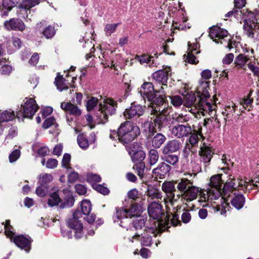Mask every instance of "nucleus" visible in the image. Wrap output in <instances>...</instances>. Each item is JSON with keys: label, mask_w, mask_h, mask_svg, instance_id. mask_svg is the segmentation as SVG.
Returning <instances> with one entry per match:
<instances>
[{"label": "nucleus", "mask_w": 259, "mask_h": 259, "mask_svg": "<svg viewBox=\"0 0 259 259\" xmlns=\"http://www.w3.org/2000/svg\"><path fill=\"white\" fill-rule=\"evenodd\" d=\"M221 176L219 174L212 176L206 189H199L193 185L185 192L180 194V198L182 200L190 202L196 199L199 195L198 202L202 206H212L216 208V206H213V203H218L217 201L222 195L221 186L223 183Z\"/></svg>", "instance_id": "obj_1"}, {"label": "nucleus", "mask_w": 259, "mask_h": 259, "mask_svg": "<svg viewBox=\"0 0 259 259\" xmlns=\"http://www.w3.org/2000/svg\"><path fill=\"white\" fill-rule=\"evenodd\" d=\"M196 95L194 94H189L186 97V101L184 105L190 108L189 110L196 118H199L201 114L205 115V113L212 112L215 105L211 104L207 98L209 95L208 91V82L201 81L196 89Z\"/></svg>", "instance_id": "obj_2"}, {"label": "nucleus", "mask_w": 259, "mask_h": 259, "mask_svg": "<svg viewBox=\"0 0 259 259\" xmlns=\"http://www.w3.org/2000/svg\"><path fill=\"white\" fill-rule=\"evenodd\" d=\"M146 221L143 217L137 218L134 220L133 226L129 230L126 229L129 240L132 242L135 240L140 241L142 246H150L152 242V236L151 234L156 237L162 231L158 227L155 232H151L146 228Z\"/></svg>", "instance_id": "obj_3"}, {"label": "nucleus", "mask_w": 259, "mask_h": 259, "mask_svg": "<svg viewBox=\"0 0 259 259\" xmlns=\"http://www.w3.org/2000/svg\"><path fill=\"white\" fill-rule=\"evenodd\" d=\"M148 212L149 219L143 217L146 221V228L151 232H155L156 228L162 224L166 225L168 222L167 215L162 209V205L157 201L149 202L148 206Z\"/></svg>", "instance_id": "obj_4"}, {"label": "nucleus", "mask_w": 259, "mask_h": 259, "mask_svg": "<svg viewBox=\"0 0 259 259\" xmlns=\"http://www.w3.org/2000/svg\"><path fill=\"white\" fill-rule=\"evenodd\" d=\"M161 106L158 105V115H154L151 117L150 121H147L143 124L145 131H148L152 134L155 133L157 130L161 131L162 128L168 124L167 115L170 112V108H166V104H164V99L162 98L159 99Z\"/></svg>", "instance_id": "obj_5"}, {"label": "nucleus", "mask_w": 259, "mask_h": 259, "mask_svg": "<svg viewBox=\"0 0 259 259\" xmlns=\"http://www.w3.org/2000/svg\"><path fill=\"white\" fill-rule=\"evenodd\" d=\"M143 210V205L137 203L133 204L128 210L122 207H117L116 212L113 217V221L120 227L126 228V225L130 223L128 218H131L136 216L137 218L134 220H135L137 218L141 217L139 215Z\"/></svg>", "instance_id": "obj_6"}, {"label": "nucleus", "mask_w": 259, "mask_h": 259, "mask_svg": "<svg viewBox=\"0 0 259 259\" xmlns=\"http://www.w3.org/2000/svg\"><path fill=\"white\" fill-rule=\"evenodd\" d=\"M140 134L139 127L128 121L121 123L118 128V140L124 145L134 141Z\"/></svg>", "instance_id": "obj_7"}, {"label": "nucleus", "mask_w": 259, "mask_h": 259, "mask_svg": "<svg viewBox=\"0 0 259 259\" xmlns=\"http://www.w3.org/2000/svg\"><path fill=\"white\" fill-rule=\"evenodd\" d=\"M4 225L5 233L6 236L9 238L11 242H13L15 245L24 249L26 252H29L31 249V240L29 237L22 235H15L13 227L10 225V220L6 221Z\"/></svg>", "instance_id": "obj_8"}, {"label": "nucleus", "mask_w": 259, "mask_h": 259, "mask_svg": "<svg viewBox=\"0 0 259 259\" xmlns=\"http://www.w3.org/2000/svg\"><path fill=\"white\" fill-rule=\"evenodd\" d=\"M249 184L248 182H246V181L240 179H233L230 182H227L224 186L223 192L224 193L223 195V194L221 195V197H222L219 199V201H218V203H217L216 205V210L217 211H219L222 207L225 208V205H227L228 203V201L229 200V198H226L225 197L227 195V193L225 192V189L226 188H229L231 190H244L245 189H249L250 188H248ZM251 188L250 187V189ZM221 194H222L221 193Z\"/></svg>", "instance_id": "obj_9"}, {"label": "nucleus", "mask_w": 259, "mask_h": 259, "mask_svg": "<svg viewBox=\"0 0 259 259\" xmlns=\"http://www.w3.org/2000/svg\"><path fill=\"white\" fill-rule=\"evenodd\" d=\"M209 35L216 43L226 45L229 50L236 47L238 44L230 38L228 31L218 26H213L210 29Z\"/></svg>", "instance_id": "obj_10"}, {"label": "nucleus", "mask_w": 259, "mask_h": 259, "mask_svg": "<svg viewBox=\"0 0 259 259\" xmlns=\"http://www.w3.org/2000/svg\"><path fill=\"white\" fill-rule=\"evenodd\" d=\"M175 184V183L168 181L164 182L162 185V190L166 194L164 198L166 206L169 205L173 206L180 198V193L176 191Z\"/></svg>", "instance_id": "obj_11"}, {"label": "nucleus", "mask_w": 259, "mask_h": 259, "mask_svg": "<svg viewBox=\"0 0 259 259\" xmlns=\"http://www.w3.org/2000/svg\"><path fill=\"white\" fill-rule=\"evenodd\" d=\"M38 108V106L33 98L26 97L23 100L17 116L19 118L20 115L24 118L31 119Z\"/></svg>", "instance_id": "obj_12"}, {"label": "nucleus", "mask_w": 259, "mask_h": 259, "mask_svg": "<svg viewBox=\"0 0 259 259\" xmlns=\"http://www.w3.org/2000/svg\"><path fill=\"white\" fill-rule=\"evenodd\" d=\"M99 118L103 123L105 122L109 115L115 112L116 102L111 99H107L99 102Z\"/></svg>", "instance_id": "obj_13"}, {"label": "nucleus", "mask_w": 259, "mask_h": 259, "mask_svg": "<svg viewBox=\"0 0 259 259\" xmlns=\"http://www.w3.org/2000/svg\"><path fill=\"white\" fill-rule=\"evenodd\" d=\"M82 218L80 210L77 209L73 214L72 218L69 219L68 222L69 227L74 230V237L76 239H79L83 236Z\"/></svg>", "instance_id": "obj_14"}, {"label": "nucleus", "mask_w": 259, "mask_h": 259, "mask_svg": "<svg viewBox=\"0 0 259 259\" xmlns=\"http://www.w3.org/2000/svg\"><path fill=\"white\" fill-rule=\"evenodd\" d=\"M171 74V69L169 67H166L164 69L156 71L153 74V78L162 85L160 89L157 91V92L161 94L160 96L164 95V90L167 88L166 83L168 77L170 76Z\"/></svg>", "instance_id": "obj_15"}, {"label": "nucleus", "mask_w": 259, "mask_h": 259, "mask_svg": "<svg viewBox=\"0 0 259 259\" xmlns=\"http://www.w3.org/2000/svg\"><path fill=\"white\" fill-rule=\"evenodd\" d=\"M157 91L155 90L151 82H146L143 83L139 89V93L145 100L147 99L149 101L155 102L156 100H158V99L155 98V92L158 93Z\"/></svg>", "instance_id": "obj_16"}, {"label": "nucleus", "mask_w": 259, "mask_h": 259, "mask_svg": "<svg viewBox=\"0 0 259 259\" xmlns=\"http://www.w3.org/2000/svg\"><path fill=\"white\" fill-rule=\"evenodd\" d=\"M196 174L185 173V177L181 178L175 182L177 188L180 193H183L193 185V179L196 176Z\"/></svg>", "instance_id": "obj_17"}, {"label": "nucleus", "mask_w": 259, "mask_h": 259, "mask_svg": "<svg viewBox=\"0 0 259 259\" xmlns=\"http://www.w3.org/2000/svg\"><path fill=\"white\" fill-rule=\"evenodd\" d=\"M194 131V125L191 126L190 123L179 124L175 125L172 128V134L178 138L187 137Z\"/></svg>", "instance_id": "obj_18"}, {"label": "nucleus", "mask_w": 259, "mask_h": 259, "mask_svg": "<svg viewBox=\"0 0 259 259\" xmlns=\"http://www.w3.org/2000/svg\"><path fill=\"white\" fill-rule=\"evenodd\" d=\"M144 112V107L134 102L131 104L130 108L125 110L123 116L126 119H132L139 117Z\"/></svg>", "instance_id": "obj_19"}, {"label": "nucleus", "mask_w": 259, "mask_h": 259, "mask_svg": "<svg viewBox=\"0 0 259 259\" xmlns=\"http://www.w3.org/2000/svg\"><path fill=\"white\" fill-rule=\"evenodd\" d=\"M199 48V44L196 42L191 43L188 42V52L187 55L184 56V58L186 57V62L189 63L196 64L198 63V61L196 59L195 55L198 54L200 53V51L198 50Z\"/></svg>", "instance_id": "obj_20"}, {"label": "nucleus", "mask_w": 259, "mask_h": 259, "mask_svg": "<svg viewBox=\"0 0 259 259\" xmlns=\"http://www.w3.org/2000/svg\"><path fill=\"white\" fill-rule=\"evenodd\" d=\"M5 28L8 31L15 30L23 31L25 29L24 22L20 19L12 18L4 23Z\"/></svg>", "instance_id": "obj_21"}, {"label": "nucleus", "mask_w": 259, "mask_h": 259, "mask_svg": "<svg viewBox=\"0 0 259 259\" xmlns=\"http://www.w3.org/2000/svg\"><path fill=\"white\" fill-rule=\"evenodd\" d=\"M181 142L177 140L168 141L162 149L163 155L176 152L179 151L181 147Z\"/></svg>", "instance_id": "obj_22"}, {"label": "nucleus", "mask_w": 259, "mask_h": 259, "mask_svg": "<svg viewBox=\"0 0 259 259\" xmlns=\"http://www.w3.org/2000/svg\"><path fill=\"white\" fill-rule=\"evenodd\" d=\"M213 152L211 149L210 147L207 146L205 143H203L200 147L199 151V155L201 157V161L204 163H207L210 162Z\"/></svg>", "instance_id": "obj_23"}, {"label": "nucleus", "mask_w": 259, "mask_h": 259, "mask_svg": "<svg viewBox=\"0 0 259 259\" xmlns=\"http://www.w3.org/2000/svg\"><path fill=\"white\" fill-rule=\"evenodd\" d=\"M170 166L166 163L162 162L158 166L153 169V173L159 179L163 178L170 170Z\"/></svg>", "instance_id": "obj_24"}, {"label": "nucleus", "mask_w": 259, "mask_h": 259, "mask_svg": "<svg viewBox=\"0 0 259 259\" xmlns=\"http://www.w3.org/2000/svg\"><path fill=\"white\" fill-rule=\"evenodd\" d=\"M146 194L148 197L149 203L151 202L150 200H161L163 197L161 192L158 189L151 186H148Z\"/></svg>", "instance_id": "obj_25"}, {"label": "nucleus", "mask_w": 259, "mask_h": 259, "mask_svg": "<svg viewBox=\"0 0 259 259\" xmlns=\"http://www.w3.org/2000/svg\"><path fill=\"white\" fill-rule=\"evenodd\" d=\"M19 1V0L3 1L2 7L0 8L2 16H7L9 12H10L12 8L18 4Z\"/></svg>", "instance_id": "obj_26"}, {"label": "nucleus", "mask_w": 259, "mask_h": 259, "mask_svg": "<svg viewBox=\"0 0 259 259\" xmlns=\"http://www.w3.org/2000/svg\"><path fill=\"white\" fill-rule=\"evenodd\" d=\"M60 107L62 109L66 112H68L69 113L75 116H78L81 114L80 110L79 109L77 106L72 104L71 103L63 102L61 104Z\"/></svg>", "instance_id": "obj_27"}, {"label": "nucleus", "mask_w": 259, "mask_h": 259, "mask_svg": "<svg viewBox=\"0 0 259 259\" xmlns=\"http://www.w3.org/2000/svg\"><path fill=\"white\" fill-rule=\"evenodd\" d=\"M237 106L233 102H231L229 105L226 106L224 111H223L222 114L225 116V119L229 120H232L236 111Z\"/></svg>", "instance_id": "obj_28"}, {"label": "nucleus", "mask_w": 259, "mask_h": 259, "mask_svg": "<svg viewBox=\"0 0 259 259\" xmlns=\"http://www.w3.org/2000/svg\"><path fill=\"white\" fill-rule=\"evenodd\" d=\"M53 192L50 193L48 201V204L49 206L53 207L57 206L60 203L61 199L58 194V190L55 188Z\"/></svg>", "instance_id": "obj_29"}, {"label": "nucleus", "mask_w": 259, "mask_h": 259, "mask_svg": "<svg viewBox=\"0 0 259 259\" xmlns=\"http://www.w3.org/2000/svg\"><path fill=\"white\" fill-rule=\"evenodd\" d=\"M41 0H22L19 6L20 9H23L26 13L30 12V9L37 5H38Z\"/></svg>", "instance_id": "obj_30"}, {"label": "nucleus", "mask_w": 259, "mask_h": 259, "mask_svg": "<svg viewBox=\"0 0 259 259\" xmlns=\"http://www.w3.org/2000/svg\"><path fill=\"white\" fill-rule=\"evenodd\" d=\"M134 168L136 169L137 174L141 179H143L147 177L149 169L145 168L144 162H138L136 163L134 165Z\"/></svg>", "instance_id": "obj_31"}, {"label": "nucleus", "mask_w": 259, "mask_h": 259, "mask_svg": "<svg viewBox=\"0 0 259 259\" xmlns=\"http://www.w3.org/2000/svg\"><path fill=\"white\" fill-rule=\"evenodd\" d=\"M232 205L237 209H240L244 205L245 198L242 194H238L231 199Z\"/></svg>", "instance_id": "obj_32"}, {"label": "nucleus", "mask_w": 259, "mask_h": 259, "mask_svg": "<svg viewBox=\"0 0 259 259\" xmlns=\"http://www.w3.org/2000/svg\"><path fill=\"white\" fill-rule=\"evenodd\" d=\"M63 193L65 195V201L63 204H61V207L63 208L72 207L74 203V199L72 192L67 190H64Z\"/></svg>", "instance_id": "obj_33"}, {"label": "nucleus", "mask_w": 259, "mask_h": 259, "mask_svg": "<svg viewBox=\"0 0 259 259\" xmlns=\"http://www.w3.org/2000/svg\"><path fill=\"white\" fill-rule=\"evenodd\" d=\"M166 137L161 133L154 136L152 140V146L155 148H159L166 140Z\"/></svg>", "instance_id": "obj_34"}, {"label": "nucleus", "mask_w": 259, "mask_h": 259, "mask_svg": "<svg viewBox=\"0 0 259 259\" xmlns=\"http://www.w3.org/2000/svg\"><path fill=\"white\" fill-rule=\"evenodd\" d=\"M179 13L182 15L181 20L173 21L172 26L174 28L183 30L186 28L184 24L187 21V18L184 15V12L182 10L179 11Z\"/></svg>", "instance_id": "obj_35"}, {"label": "nucleus", "mask_w": 259, "mask_h": 259, "mask_svg": "<svg viewBox=\"0 0 259 259\" xmlns=\"http://www.w3.org/2000/svg\"><path fill=\"white\" fill-rule=\"evenodd\" d=\"M249 58L242 54H239L235 59L234 64L237 68H243L248 61Z\"/></svg>", "instance_id": "obj_36"}, {"label": "nucleus", "mask_w": 259, "mask_h": 259, "mask_svg": "<svg viewBox=\"0 0 259 259\" xmlns=\"http://www.w3.org/2000/svg\"><path fill=\"white\" fill-rule=\"evenodd\" d=\"M15 117L13 111L6 110L0 113V122H7L12 120Z\"/></svg>", "instance_id": "obj_37"}, {"label": "nucleus", "mask_w": 259, "mask_h": 259, "mask_svg": "<svg viewBox=\"0 0 259 259\" xmlns=\"http://www.w3.org/2000/svg\"><path fill=\"white\" fill-rule=\"evenodd\" d=\"M167 218H168V221H167L168 222V224L164 225L161 224L160 226V228L162 232L167 230L170 226L171 225H172L174 226H176L178 225L179 224H181L180 221L178 220V217H177V215H173L172 218L171 219L170 222H169V217L167 216Z\"/></svg>", "instance_id": "obj_38"}, {"label": "nucleus", "mask_w": 259, "mask_h": 259, "mask_svg": "<svg viewBox=\"0 0 259 259\" xmlns=\"http://www.w3.org/2000/svg\"><path fill=\"white\" fill-rule=\"evenodd\" d=\"M53 180V177L50 174H41L39 175L38 183L40 185L48 186V184Z\"/></svg>", "instance_id": "obj_39"}, {"label": "nucleus", "mask_w": 259, "mask_h": 259, "mask_svg": "<svg viewBox=\"0 0 259 259\" xmlns=\"http://www.w3.org/2000/svg\"><path fill=\"white\" fill-rule=\"evenodd\" d=\"M149 162L151 165H153L157 163L159 159V154L157 150L152 149L148 153Z\"/></svg>", "instance_id": "obj_40"}, {"label": "nucleus", "mask_w": 259, "mask_h": 259, "mask_svg": "<svg viewBox=\"0 0 259 259\" xmlns=\"http://www.w3.org/2000/svg\"><path fill=\"white\" fill-rule=\"evenodd\" d=\"M146 153L143 150H139L135 152L131 156L132 161L134 162H142V161L145 158Z\"/></svg>", "instance_id": "obj_41"}, {"label": "nucleus", "mask_w": 259, "mask_h": 259, "mask_svg": "<svg viewBox=\"0 0 259 259\" xmlns=\"http://www.w3.org/2000/svg\"><path fill=\"white\" fill-rule=\"evenodd\" d=\"M80 209L81 214L87 215L91 211L92 207L91 202L88 200H84L81 201L80 204Z\"/></svg>", "instance_id": "obj_42"}, {"label": "nucleus", "mask_w": 259, "mask_h": 259, "mask_svg": "<svg viewBox=\"0 0 259 259\" xmlns=\"http://www.w3.org/2000/svg\"><path fill=\"white\" fill-rule=\"evenodd\" d=\"M152 59H153V56L150 57L147 55H144L139 57V61L140 63H148L150 67L156 66V63L155 62L153 59L152 60Z\"/></svg>", "instance_id": "obj_43"}, {"label": "nucleus", "mask_w": 259, "mask_h": 259, "mask_svg": "<svg viewBox=\"0 0 259 259\" xmlns=\"http://www.w3.org/2000/svg\"><path fill=\"white\" fill-rule=\"evenodd\" d=\"M252 91H250L247 97L245 99H242L240 102V104L242 105L243 108L247 109L248 111L250 110L251 105L253 102V99L250 98Z\"/></svg>", "instance_id": "obj_44"}, {"label": "nucleus", "mask_w": 259, "mask_h": 259, "mask_svg": "<svg viewBox=\"0 0 259 259\" xmlns=\"http://www.w3.org/2000/svg\"><path fill=\"white\" fill-rule=\"evenodd\" d=\"M65 80H64L62 76L58 75L55 78V83L57 89L60 91L66 90L68 89L67 83H65Z\"/></svg>", "instance_id": "obj_45"}, {"label": "nucleus", "mask_w": 259, "mask_h": 259, "mask_svg": "<svg viewBox=\"0 0 259 259\" xmlns=\"http://www.w3.org/2000/svg\"><path fill=\"white\" fill-rule=\"evenodd\" d=\"M201 132V129H199L197 131L194 127V131L190 134L191 136L189 138V142L191 146H192L197 143L199 140V136H200Z\"/></svg>", "instance_id": "obj_46"}, {"label": "nucleus", "mask_w": 259, "mask_h": 259, "mask_svg": "<svg viewBox=\"0 0 259 259\" xmlns=\"http://www.w3.org/2000/svg\"><path fill=\"white\" fill-rule=\"evenodd\" d=\"M163 159L166 162L171 165H175L179 160V157L175 154H168L164 155Z\"/></svg>", "instance_id": "obj_47"}, {"label": "nucleus", "mask_w": 259, "mask_h": 259, "mask_svg": "<svg viewBox=\"0 0 259 259\" xmlns=\"http://www.w3.org/2000/svg\"><path fill=\"white\" fill-rule=\"evenodd\" d=\"M77 143L79 147L83 149H87L89 145L88 139L83 135L78 136Z\"/></svg>", "instance_id": "obj_48"}, {"label": "nucleus", "mask_w": 259, "mask_h": 259, "mask_svg": "<svg viewBox=\"0 0 259 259\" xmlns=\"http://www.w3.org/2000/svg\"><path fill=\"white\" fill-rule=\"evenodd\" d=\"M173 119L179 123H188L190 121V117L187 115H183L181 114H176L175 116L173 117Z\"/></svg>", "instance_id": "obj_49"}, {"label": "nucleus", "mask_w": 259, "mask_h": 259, "mask_svg": "<svg viewBox=\"0 0 259 259\" xmlns=\"http://www.w3.org/2000/svg\"><path fill=\"white\" fill-rule=\"evenodd\" d=\"M171 104L176 107L180 106L183 103L182 98L178 95L173 96H168Z\"/></svg>", "instance_id": "obj_50"}, {"label": "nucleus", "mask_w": 259, "mask_h": 259, "mask_svg": "<svg viewBox=\"0 0 259 259\" xmlns=\"http://www.w3.org/2000/svg\"><path fill=\"white\" fill-rule=\"evenodd\" d=\"M119 23H108L105 27L104 31L107 35H110L114 33Z\"/></svg>", "instance_id": "obj_51"}, {"label": "nucleus", "mask_w": 259, "mask_h": 259, "mask_svg": "<svg viewBox=\"0 0 259 259\" xmlns=\"http://www.w3.org/2000/svg\"><path fill=\"white\" fill-rule=\"evenodd\" d=\"M49 190V186L39 185L36 189V194L39 197H44L46 195Z\"/></svg>", "instance_id": "obj_52"}, {"label": "nucleus", "mask_w": 259, "mask_h": 259, "mask_svg": "<svg viewBox=\"0 0 259 259\" xmlns=\"http://www.w3.org/2000/svg\"><path fill=\"white\" fill-rule=\"evenodd\" d=\"M56 30L54 27L52 26H49L43 31L42 34L47 38H51L55 34Z\"/></svg>", "instance_id": "obj_53"}, {"label": "nucleus", "mask_w": 259, "mask_h": 259, "mask_svg": "<svg viewBox=\"0 0 259 259\" xmlns=\"http://www.w3.org/2000/svg\"><path fill=\"white\" fill-rule=\"evenodd\" d=\"M21 151L19 149L13 150L9 156V160L10 163L16 161L20 157Z\"/></svg>", "instance_id": "obj_54"}, {"label": "nucleus", "mask_w": 259, "mask_h": 259, "mask_svg": "<svg viewBox=\"0 0 259 259\" xmlns=\"http://www.w3.org/2000/svg\"><path fill=\"white\" fill-rule=\"evenodd\" d=\"M256 24L255 23L254 21L252 23H249L248 22H246L245 23V25L244 26L245 29H247V35L249 37H253V29H254L256 26Z\"/></svg>", "instance_id": "obj_55"}, {"label": "nucleus", "mask_w": 259, "mask_h": 259, "mask_svg": "<svg viewBox=\"0 0 259 259\" xmlns=\"http://www.w3.org/2000/svg\"><path fill=\"white\" fill-rule=\"evenodd\" d=\"M87 180L93 186V185H96V183L101 181V177L96 174H89L87 176Z\"/></svg>", "instance_id": "obj_56"}, {"label": "nucleus", "mask_w": 259, "mask_h": 259, "mask_svg": "<svg viewBox=\"0 0 259 259\" xmlns=\"http://www.w3.org/2000/svg\"><path fill=\"white\" fill-rule=\"evenodd\" d=\"M98 103V99L95 97H92L87 103V109L88 111H91L97 106Z\"/></svg>", "instance_id": "obj_57"}, {"label": "nucleus", "mask_w": 259, "mask_h": 259, "mask_svg": "<svg viewBox=\"0 0 259 259\" xmlns=\"http://www.w3.org/2000/svg\"><path fill=\"white\" fill-rule=\"evenodd\" d=\"M70 159L71 156L69 154H64L62 161V166L67 168V169H71V167L70 166Z\"/></svg>", "instance_id": "obj_58"}, {"label": "nucleus", "mask_w": 259, "mask_h": 259, "mask_svg": "<svg viewBox=\"0 0 259 259\" xmlns=\"http://www.w3.org/2000/svg\"><path fill=\"white\" fill-rule=\"evenodd\" d=\"M93 188L103 195H107L109 193V189L102 185H93Z\"/></svg>", "instance_id": "obj_59"}, {"label": "nucleus", "mask_w": 259, "mask_h": 259, "mask_svg": "<svg viewBox=\"0 0 259 259\" xmlns=\"http://www.w3.org/2000/svg\"><path fill=\"white\" fill-rule=\"evenodd\" d=\"M192 146L189 144H187L182 151V156L185 159H188L190 156L192 155V151L191 149Z\"/></svg>", "instance_id": "obj_60"}, {"label": "nucleus", "mask_w": 259, "mask_h": 259, "mask_svg": "<svg viewBox=\"0 0 259 259\" xmlns=\"http://www.w3.org/2000/svg\"><path fill=\"white\" fill-rule=\"evenodd\" d=\"M201 77L202 79L199 81V84L201 81H206L208 82V85L209 84V81H207V80L210 79L211 77V71L208 69L204 70L201 72Z\"/></svg>", "instance_id": "obj_61"}, {"label": "nucleus", "mask_w": 259, "mask_h": 259, "mask_svg": "<svg viewBox=\"0 0 259 259\" xmlns=\"http://www.w3.org/2000/svg\"><path fill=\"white\" fill-rule=\"evenodd\" d=\"M12 71V68L9 65H4L0 68V73L3 75H8Z\"/></svg>", "instance_id": "obj_62"}, {"label": "nucleus", "mask_w": 259, "mask_h": 259, "mask_svg": "<svg viewBox=\"0 0 259 259\" xmlns=\"http://www.w3.org/2000/svg\"><path fill=\"white\" fill-rule=\"evenodd\" d=\"M75 191L79 195H84L87 192V188L81 184H77L75 187Z\"/></svg>", "instance_id": "obj_63"}, {"label": "nucleus", "mask_w": 259, "mask_h": 259, "mask_svg": "<svg viewBox=\"0 0 259 259\" xmlns=\"http://www.w3.org/2000/svg\"><path fill=\"white\" fill-rule=\"evenodd\" d=\"M54 124H55V119L51 117L45 120L43 123V127L48 128Z\"/></svg>", "instance_id": "obj_64"}]
</instances>
